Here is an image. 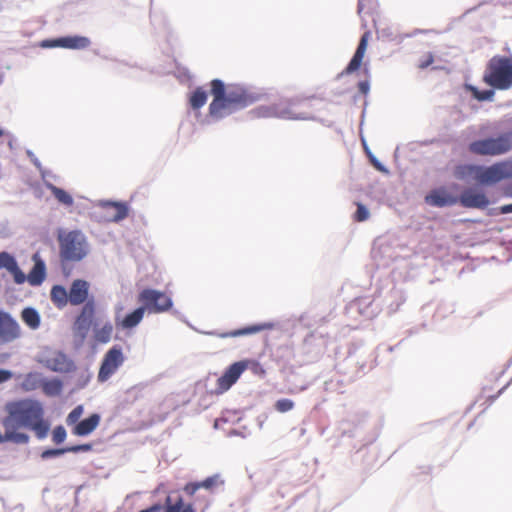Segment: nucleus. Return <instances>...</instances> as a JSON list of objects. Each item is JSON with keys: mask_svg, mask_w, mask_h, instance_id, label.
<instances>
[{"mask_svg": "<svg viewBox=\"0 0 512 512\" xmlns=\"http://www.w3.org/2000/svg\"><path fill=\"white\" fill-rule=\"evenodd\" d=\"M4 409L6 416L2 419L1 424L6 430L8 442L27 444L30 437L21 429L34 432L40 440L47 437L50 422L45 418V410L40 401L29 398L10 401L6 403Z\"/></svg>", "mask_w": 512, "mask_h": 512, "instance_id": "obj_1", "label": "nucleus"}, {"mask_svg": "<svg viewBox=\"0 0 512 512\" xmlns=\"http://www.w3.org/2000/svg\"><path fill=\"white\" fill-rule=\"evenodd\" d=\"M210 86L213 100L209 105V114L217 119L253 105L262 96L260 93L238 84L225 86L220 79H213Z\"/></svg>", "mask_w": 512, "mask_h": 512, "instance_id": "obj_2", "label": "nucleus"}, {"mask_svg": "<svg viewBox=\"0 0 512 512\" xmlns=\"http://www.w3.org/2000/svg\"><path fill=\"white\" fill-rule=\"evenodd\" d=\"M483 82L500 91L512 88V57L493 56L486 65Z\"/></svg>", "mask_w": 512, "mask_h": 512, "instance_id": "obj_3", "label": "nucleus"}, {"mask_svg": "<svg viewBox=\"0 0 512 512\" xmlns=\"http://www.w3.org/2000/svg\"><path fill=\"white\" fill-rule=\"evenodd\" d=\"M471 154L477 156H501L512 150V132H504L496 137H486L472 141L468 145Z\"/></svg>", "mask_w": 512, "mask_h": 512, "instance_id": "obj_4", "label": "nucleus"}, {"mask_svg": "<svg viewBox=\"0 0 512 512\" xmlns=\"http://www.w3.org/2000/svg\"><path fill=\"white\" fill-rule=\"evenodd\" d=\"M60 258L64 262H78L87 255V243L79 231L61 233L58 236Z\"/></svg>", "mask_w": 512, "mask_h": 512, "instance_id": "obj_5", "label": "nucleus"}, {"mask_svg": "<svg viewBox=\"0 0 512 512\" xmlns=\"http://www.w3.org/2000/svg\"><path fill=\"white\" fill-rule=\"evenodd\" d=\"M137 301L149 314L167 312L173 306V301L168 294L151 288L143 289L138 294Z\"/></svg>", "mask_w": 512, "mask_h": 512, "instance_id": "obj_6", "label": "nucleus"}, {"mask_svg": "<svg viewBox=\"0 0 512 512\" xmlns=\"http://www.w3.org/2000/svg\"><path fill=\"white\" fill-rule=\"evenodd\" d=\"M126 356L120 345H114L104 354L100 364L97 379L103 383L108 381L112 375L124 364Z\"/></svg>", "mask_w": 512, "mask_h": 512, "instance_id": "obj_7", "label": "nucleus"}, {"mask_svg": "<svg viewBox=\"0 0 512 512\" xmlns=\"http://www.w3.org/2000/svg\"><path fill=\"white\" fill-rule=\"evenodd\" d=\"M509 178H512L510 162L500 161L487 167L480 166L477 182L482 185H494Z\"/></svg>", "mask_w": 512, "mask_h": 512, "instance_id": "obj_8", "label": "nucleus"}, {"mask_svg": "<svg viewBox=\"0 0 512 512\" xmlns=\"http://www.w3.org/2000/svg\"><path fill=\"white\" fill-rule=\"evenodd\" d=\"M292 101H280L269 106H259L250 111L253 118H284V119H300L292 109Z\"/></svg>", "mask_w": 512, "mask_h": 512, "instance_id": "obj_9", "label": "nucleus"}, {"mask_svg": "<svg viewBox=\"0 0 512 512\" xmlns=\"http://www.w3.org/2000/svg\"><path fill=\"white\" fill-rule=\"evenodd\" d=\"M250 360H242L231 364L217 379L216 391L217 393H224L228 391L240 378L242 373L248 368Z\"/></svg>", "mask_w": 512, "mask_h": 512, "instance_id": "obj_10", "label": "nucleus"}, {"mask_svg": "<svg viewBox=\"0 0 512 512\" xmlns=\"http://www.w3.org/2000/svg\"><path fill=\"white\" fill-rule=\"evenodd\" d=\"M22 329L15 318L6 311L0 310V345L18 340Z\"/></svg>", "mask_w": 512, "mask_h": 512, "instance_id": "obj_11", "label": "nucleus"}, {"mask_svg": "<svg viewBox=\"0 0 512 512\" xmlns=\"http://www.w3.org/2000/svg\"><path fill=\"white\" fill-rule=\"evenodd\" d=\"M90 39L85 36H65L57 39H47L41 42L43 48L61 47L67 49H85L90 46Z\"/></svg>", "mask_w": 512, "mask_h": 512, "instance_id": "obj_12", "label": "nucleus"}, {"mask_svg": "<svg viewBox=\"0 0 512 512\" xmlns=\"http://www.w3.org/2000/svg\"><path fill=\"white\" fill-rule=\"evenodd\" d=\"M96 313V303L93 298H90L86 303L83 304V307L77 316L74 327L77 333H79L82 338H85L94 319Z\"/></svg>", "mask_w": 512, "mask_h": 512, "instance_id": "obj_13", "label": "nucleus"}, {"mask_svg": "<svg viewBox=\"0 0 512 512\" xmlns=\"http://www.w3.org/2000/svg\"><path fill=\"white\" fill-rule=\"evenodd\" d=\"M102 209L101 218L106 222H119L128 216L129 208L124 202L103 201L99 204Z\"/></svg>", "mask_w": 512, "mask_h": 512, "instance_id": "obj_14", "label": "nucleus"}, {"mask_svg": "<svg viewBox=\"0 0 512 512\" xmlns=\"http://www.w3.org/2000/svg\"><path fill=\"white\" fill-rule=\"evenodd\" d=\"M90 284L83 279H75L69 289V303L78 306L89 300Z\"/></svg>", "mask_w": 512, "mask_h": 512, "instance_id": "obj_15", "label": "nucleus"}, {"mask_svg": "<svg viewBox=\"0 0 512 512\" xmlns=\"http://www.w3.org/2000/svg\"><path fill=\"white\" fill-rule=\"evenodd\" d=\"M459 202L465 208L484 209L489 205V200L485 193L474 189L464 190L459 197Z\"/></svg>", "mask_w": 512, "mask_h": 512, "instance_id": "obj_16", "label": "nucleus"}, {"mask_svg": "<svg viewBox=\"0 0 512 512\" xmlns=\"http://www.w3.org/2000/svg\"><path fill=\"white\" fill-rule=\"evenodd\" d=\"M1 269H6L13 276L16 284H23L26 281V275L19 268L16 259L8 252H0Z\"/></svg>", "mask_w": 512, "mask_h": 512, "instance_id": "obj_17", "label": "nucleus"}, {"mask_svg": "<svg viewBox=\"0 0 512 512\" xmlns=\"http://www.w3.org/2000/svg\"><path fill=\"white\" fill-rule=\"evenodd\" d=\"M370 36H371V32L366 31L360 38L357 49H356L352 59L350 60L349 64L347 65V67L344 70L345 74H352L353 72L357 71L361 67Z\"/></svg>", "mask_w": 512, "mask_h": 512, "instance_id": "obj_18", "label": "nucleus"}, {"mask_svg": "<svg viewBox=\"0 0 512 512\" xmlns=\"http://www.w3.org/2000/svg\"><path fill=\"white\" fill-rule=\"evenodd\" d=\"M425 201L431 206L445 207L456 204L458 200L445 190L436 189L426 196Z\"/></svg>", "mask_w": 512, "mask_h": 512, "instance_id": "obj_19", "label": "nucleus"}, {"mask_svg": "<svg viewBox=\"0 0 512 512\" xmlns=\"http://www.w3.org/2000/svg\"><path fill=\"white\" fill-rule=\"evenodd\" d=\"M146 311L142 306L136 308L131 313L127 314L121 320L116 317V326L122 329H132L136 327L143 319Z\"/></svg>", "mask_w": 512, "mask_h": 512, "instance_id": "obj_20", "label": "nucleus"}, {"mask_svg": "<svg viewBox=\"0 0 512 512\" xmlns=\"http://www.w3.org/2000/svg\"><path fill=\"white\" fill-rule=\"evenodd\" d=\"M100 423V416L96 413L88 418L78 422L73 428V434L77 436H86L93 432Z\"/></svg>", "mask_w": 512, "mask_h": 512, "instance_id": "obj_21", "label": "nucleus"}, {"mask_svg": "<svg viewBox=\"0 0 512 512\" xmlns=\"http://www.w3.org/2000/svg\"><path fill=\"white\" fill-rule=\"evenodd\" d=\"M162 512H195V509L192 504L185 503L182 497L173 500L171 496H167Z\"/></svg>", "mask_w": 512, "mask_h": 512, "instance_id": "obj_22", "label": "nucleus"}, {"mask_svg": "<svg viewBox=\"0 0 512 512\" xmlns=\"http://www.w3.org/2000/svg\"><path fill=\"white\" fill-rule=\"evenodd\" d=\"M37 254L34 255L35 265L32 270L29 272L28 276H26V280L32 286L40 285L45 279V264L40 259H37Z\"/></svg>", "mask_w": 512, "mask_h": 512, "instance_id": "obj_23", "label": "nucleus"}, {"mask_svg": "<svg viewBox=\"0 0 512 512\" xmlns=\"http://www.w3.org/2000/svg\"><path fill=\"white\" fill-rule=\"evenodd\" d=\"M113 330L114 328L110 321L103 323L101 326L95 324L93 328L95 341L101 344L108 343L112 338Z\"/></svg>", "mask_w": 512, "mask_h": 512, "instance_id": "obj_24", "label": "nucleus"}, {"mask_svg": "<svg viewBox=\"0 0 512 512\" xmlns=\"http://www.w3.org/2000/svg\"><path fill=\"white\" fill-rule=\"evenodd\" d=\"M271 328L270 324H256V325H250L241 329H236L230 332H225L219 334V337L221 338H227V337H238V336H244L249 334L258 333L260 331H263L265 329Z\"/></svg>", "mask_w": 512, "mask_h": 512, "instance_id": "obj_25", "label": "nucleus"}, {"mask_svg": "<svg viewBox=\"0 0 512 512\" xmlns=\"http://www.w3.org/2000/svg\"><path fill=\"white\" fill-rule=\"evenodd\" d=\"M51 301L58 308H64L69 303V291L61 286L55 285L50 292Z\"/></svg>", "mask_w": 512, "mask_h": 512, "instance_id": "obj_26", "label": "nucleus"}, {"mask_svg": "<svg viewBox=\"0 0 512 512\" xmlns=\"http://www.w3.org/2000/svg\"><path fill=\"white\" fill-rule=\"evenodd\" d=\"M207 102V93L202 87H197L190 95L189 104L194 110L203 107Z\"/></svg>", "mask_w": 512, "mask_h": 512, "instance_id": "obj_27", "label": "nucleus"}, {"mask_svg": "<svg viewBox=\"0 0 512 512\" xmlns=\"http://www.w3.org/2000/svg\"><path fill=\"white\" fill-rule=\"evenodd\" d=\"M47 188L50 190V192L53 194L55 199L66 206H72L73 205V198L72 196L65 191L62 188H59L53 184H47Z\"/></svg>", "mask_w": 512, "mask_h": 512, "instance_id": "obj_28", "label": "nucleus"}, {"mask_svg": "<svg viewBox=\"0 0 512 512\" xmlns=\"http://www.w3.org/2000/svg\"><path fill=\"white\" fill-rule=\"evenodd\" d=\"M21 318L31 329H36L40 325V316L33 308L23 309L21 312Z\"/></svg>", "mask_w": 512, "mask_h": 512, "instance_id": "obj_29", "label": "nucleus"}, {"mask_svg": "<svg viewBox=\"0 0 512 512\" xmlns=\"http://www.w3.org/2000/svg\"><path fill=\"white\" fill-rule=\"evenodd\" d=\"M42 390L47 396H57L62 391V382L58 379L44 381Z\"/></svg>", "mask_w": 512, "mask_h": 512, "instance_id": "obj_30", "label": "nucleus"}, {"mask_svg": "<svg viewBox=\"0 0 512 512\" xmlns=\"http://www.w3.org/2000/svg\"><path fill=\"white\" fill-rule=\"evenodd\" d=\"M479 170H480L479 165H473V164L460 165L456 168V175L459 178L473 176V178L477 181V176L479 174Z\"/></svg>", "mask_w": 512, "mask_h": 512, "instance_id": "obj_31", "label": "nucleus"}, {"mask_svg": "<svg viewBox=\"0 0 512 512\" xmlns=\"http://www.w3.org/2000/svg\"><path fill=\"white\" fill-rule=\"evenodd\" d=\"M494 90L495 89H493V88L492 89H487V90H478L475 87L471 88L473 97L475 99H477L478 101H491V100H493L494 95H495Z\"/></svg>", "mask_w": 512, "mask_h": 512, "instance_id": "obj_32", "label": "nucleus"}, {"mask_svg": "<svg viewBox=\"0 0 512 512\" xmlns=\"http://www.w3.org/2000/svg\"><path fill=\"white\" fill-rule=\"evenodd\" d=\"M357 210L353 215V220L356 222H364L369 219L370 212L365 205L360 202L356 203Z\"/></svg>", "mask_w": 512, "mask_h": 512, "instance_id": "obj_33", "label": "nucleus"}, {"mask_svg": "<svg viewBox=\"0 0 512 512\" xmlns=\"http://www.w3.org/2000/svg\"><path fill=\"white\" fill-rule=\"evenodd\" d=\"M295 404L292 400L283 398L275 402L274 407L280 413H285L294 408Z\"/></svg>", "mask_w": 512, "mask_h": 512, "instance_id": "obj_34", "label": "nucleus"}, {"mask_svg": "<svg viewBox=\"0 0 512 512\" xmlns=\"http://www.w3.org/2000/svg\"><path fill=\"white\" fill-rule=\"evenodd\" d=\"M83 414V406L78 405L76 406L67 416V424L72 425L78 423L80 417Z\"/></svg>", "mask_w": 512, "mask_h": 512, "instance_id": "obj_35", "label": "nucleus"}, {"mask_svg": "<svg viewBox=\"0 0 512 512\" xmlns=\"http://www.w3.org/2000/svg\"><path fill=\"white\" fill-rule=\"evenodd\" d=\"M199 483H200L201 488L212 489L213 487H215L219 484H223V481L220 479L219 475H213Z\"/></svg>", "mask_w": 512, "mask_h": 512, "instance_id": "obj_36", "label": "nucleus"}, {"mask_svg": "<svg viewBox=\"0 0 512 512\" xmlns=\"http://www.w3.org/2000/svg\"><path fill=\"white\" fill-rule=\"evenodd\" d=\"M67 433L63 426L59 425L54 428L52 432V441L55 444H60L66 439Z\"/></svg>", "mask_w": 512, "mask_h": 512, "instance_id": "obj_37", "label": "nucleus"}, {"mask_svg": "<svg viewBox=\"0 0 512 512\" xmlns=\"http://www.w3.org/2000/svg\"><path fill=\"white\" fill-rule=\"evenodd\" d=\"M67 452H68L67 451V447H65V448H57V449H47V450H44L41 453V458L42 459H48V458H51V457L60 456V455L65 454Z\"/></svg>", "mask_w": 512, "mask_h": 512, "instance_id": "obj_38", "label": "nucleus"}, {"mask_svg": "<svg viewBox=\"0 0 512 512\" xmlns=\"http://www.w3.org/2000/svg\"><path fill=\"white\" fill-rule=\"evenodd\" d=\"M92 449V444H80L67 447L68 452L78 453V452H88Z\"/></svg>", "mask_w": 512, "mask_h": 512, "instance_id": "obj_39", "label": "nucleus"}, {"mask_svg": "<svg viewBox=\"0 0 512 512\" xmlns=\"http://www.w3.org/2000/svg\"><path fill=\"white\" fill-rule=\"evenodd\" d=\"M434 62V56L432 53H427L423 59H421L419 61V64H418V67L420 69H425L427 68L429 65H431L432 63Z\"/></svg>", "mask_w": 512, "mask_h": 512, "instance_id": "obj_40", "label": "nucleus"}, {"mask_svg": "<svg viewBox=\"0 0 512 512\" xmlns=\"http://www.w3.org/2000/svg\"><path fill=\"white\" fill-rule=\"evenodd\" d=\"M200 483H189L184 487V491L189 495H193L198 489H200Z\"/></svg>", "mask_w": 512, "mask_h": 512, "instance_id": "obj_41", "label": "nucleus"}, {"mask_svg": "<svg viewBox=\"0 0 512 512\" xmlns=\"http://www.w3.org/2000/svg\"><path fill=\"white\" fill-rule=\"evenodd\" d=\"M358 89L359 91L363 94V95H366L368 94L369 90H370V84L367 80L365 81H360L358 83Z\"/></svg>", "mask_w": 512, "mask_h": 512, "instance_id": "obj_42", "label": "nucleus"}, {"mask_svg": "<svg viewBox=\"0 0 512 512\" xmlns=\"http://www.w3.org/2000/svg\"><path fill=\"white\" fill-rule=\"evenodd\" d=\"M163 511V505L162 504H153L152 506L142 509L139 512H162Z\"/></svg>", "mask_w": 512, "mask_h": 512, "instance_id": "obj_43", "label": "nucleus"}, {"mask_svg": "<svg viewBox=\"0 0 512 512\" xmlns=\"http://www.w3.org/2000/svg\"><path fill=\"white\" fill-rule=\"evenodd\" d=\"M12 373L8 370L0 369V383L6 382L11 379Z\"/></svg>", "mask_w": 512, "mask_h": 512, "instance_id": "obj_44", "label": "nucleus"}, {"mask_svg": "<svg viewBox=\"0 0 512 512\" xmlns=\"http://www.w3.org/2000/svg\"><path fill=\"white\" fill-rule=\"evenodd\" d=\"M500 213L501 214H508V213H512V203L511 204H507V205H503L500 207Z\"/></svg>", "mask_w": 512, "mask_h": 512, "instance_id": "obj_45", "label": "nucleus"}, {"mask_svg": "<svg viewBox=\"0 0 512 512\" xmlns=\"http://www.w3.org/2000/svg\"><path fill=\"white\" fill-rule=\"evenodd\" d=\"M504 195L512 198V185L505 187Z\"/></svg>", "mask_w": 512, "mask_h": 512, "instance_id": "obj_46", "label": "nucleus"}, {"mask_svg": "<svg viewBox=\"0 0 512 512\" xmlns=\"http://www.w3.org/2000/svg\"><path fill=\"white\" fill-rule=\"evenodd\" d=\"M372 162H373V164H374V166H375L376 168H378L379 170H381V166H380V164H379V163H377L375 160H372Z\"/></svg>", "mask_w": 512, "mask_h": 512, "instance_id": "obj_47", "label": "nucleus"}, {"mask_svg": "<svg viewBox=\"0 0 512 512\" xmlns=\"http://www.w3.org/2000/svg\"><path fill=\"white\" fill-rule=\"evenodd\" d=\"M506 387H507V385H506V386H504V387H502V388L498 391V394H497L496 396H494V397H493V399H495L499 394H501V393L503 392V390H504Z\"/></svg>", "mask_w": 512, "mask_h": 512, "instance_id": "obj_48", "label": "nucleus"}, {"mask_svg": "<svg viewBox=\"0 0 512 512\" xmlns=\"http://www.w3.org/2000/svg\"><path fill=\"white\" fill-rule=\"evenodd\" d=\"M53 369H54L55 371H61V370H62V368H59V367H54Z\"/></svg>", "mask_w": 512, "mask_h": 512, "instance_id": "obj_49", "label": "nucleus"}, {"mask_svg": "<svg viewBox=\"0 0 512 512\" xmlns=\"http://www.w3.org/2000/svg\"><path fill=\"white\" fill-rule=\"evenodd\" d=\"M4 134L3 130L0 129V136Z\"/></svg>", "mask_w": 512, "mask_h": 512, "instance_id": "obj_50", "label": "nucleus"}, {"mask_svg": "<svg viewBox=\"0 0 512 512\" xmlns=\"http://www.w3.org/2000/svg\"><path fill=\"white\" fill-rule=\"evenodd\" d=\"M509 162H510V164H511V170H512V160H511V161H509Z\"/></svg>", "mask_w": 512, "mask_h": 512, "instance_id": "obj_51", "label": "nucleus"}]
</instances>
